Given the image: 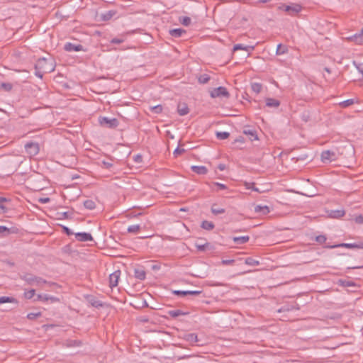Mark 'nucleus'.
Wrapping results in <instances>:
<instances>
[{
  "instance_id": "56",
  "label": "nucleus",
  "mask_w": 363,
  "mask_h": 363,
  "mask_svg": "<svg viewBox=\"0 0 363 363\" xmlns=\"http://www.w3.org/2000/svg\"><path fill=\"white\" fill-rule=\"evenodd\" d=\"M354 221L358 224H363V216L358 215L354 218Z\"/></svg>"
},
{
  "instance_id": "25",
  "label": "nucleus",
  "mask_w": 363,
  "mask_h": 363,
  "mask_svg": "<svg viewBox=\"0 0 363 363\" xmlns=\"http://www.w3.org/2000/svg\"><path fill=\"white\" fill-rule=\"evenodd\" d=\"M345 211L342 209L341 210H335V211H331V212L330 213V216L331 218H342L345 216Z\"/></svg>"
},
{
  "instance_id": "60",
  "label": "nucleus",
  "mask_w": 363,
  "mask_h": 363,
  "mask_svg": "<svg viewBox=\"0 0 363 363\" xmlns=\"http://www.w3.org/2000/svg\"><path fill=\"white\" fill-rule=\"evenodd\" d=\"M234 262V259H223L221 261V263L223 265H230L232 264Z\"/></svg>"
},
{
  "instance_id": "16",
  "label": "nucleus",
  "mask_w": 363,
  "mask_h": 363,
  "mask_svg": "<svg viewBox=\"0 0 363 363\" xmlns=\"http://www.w3.org/2000/svg\"><path fill=\"white\" fill-rule=\"evenodd\" d=\"M117 13V11L116 10H110L107 11L105 13L101 14V19L104 21L111 20L113 16H115Z\"/></svg>"
},
{
  "instance_id": "9",
  "label": "nucleus",
  "mask_w": 363,
  "mask_h": 363,
  "mask_svg": "<svg viewBox=\"0 0 363 363\" xmlns=\"http://www.w3.org/2000/svg\"><path fill=\"white\" fill-rule=\"evenodd\" d=\"M120 275V270H116L109 275V286L111 288H113L118 285Z\"/></svg>"
},
{
  "instance_id": "35",
  "label": "nucleus",
  "mask_w": 363,
  "mask_h": 363,
  "mask_svg": "<svg viewBox=\"0 0 363 363\" xmlns=\"http://www.w3.org/2000/svg\"><path fill=\"white\" fill-rule=\"evenodd\" d=\"M84 206L89 210H93L96 208L95 202L92 200H86L84 202Z\"/></svg>"
},
{
  "instance_id": "32",
  "label": "nucleus",
  "mask_w": 363,
  "mask_h": 363,
  "mask_svg": "<svg viewBox=\"0 0 363 363\" xmlns=\"http://www.w3.org/2000/svg\"><path fill=\"white\" fill-rule=\"evenodd\" d=\"M211 212L214 215L222 214L225 212V210L223 208L218 207L216 204L211 206Z\"/></svg>"
},
{
  "instance_id": "45",
  "label": "nucleus",
  "mask_w": 363,
  "mask_h": 363,
  "mask_svg": "<svg viewBox=\"0 0 363 363\" xmlns=\"http://www.w3.org/2000/svg\"><path fill=\"white\" fill-rule=\"evenodd\" d=\"M213 185L217 187V189L216 191L224 190L227 189V186L222 183L213 182Z\"/></svg>"
},
{
  "instance_id": "40",
  "label": "nucleus",
  "mask_w": 363,
  "mask_h": 363,
  "mask_svg": "<svg viewBox=\"0 0 363 363\" xmlns=\"http://www.w3.org/2000/svg\"><path fill=\"white\" fill-rule=\"evenodd\" d=\"M216 135V138L219 140H225L230 136V133L228 132H217Z\"/></svg>"
},
{
  "instance_id": "38",
  "label": "nucleus",
  "mask_w": 363,
  "mask_h": 363,
  "mask_svg": "<svg viewBox=\"0 0 363 363\" xmlns=\"http://www.w3.org/2000/svg\"><path fill=\"white\" fill-rule=\"evenodd\" d=\"M198 80L200 84H206L210 80V77L206 74H201L199 77Z\"/></svg>"
},
{
  "instance_id": "42",
  "label": "nucleus",
  "mask_w": 363,
  "mask_h": 363,
  "mask_svg": "<svg viewBox=\"0 0 363 363\" xmlns=\"http://www.w3.org/2000/svg\"><path fill=\"white\" fill-rule=\"evenodd\" d=\"M42 315V313L38 311L35 313H29L27 315V318L29 320H35L38 317H40Z\"/></svg>"
},
{
  "instance_id": "52",
  "label": "nucleus",
  "mask_w": 363,
  "mask_h": 363,
  "mask_svg": "<svg viewBox=\"0 0 363 363\" xmlns=\"http://www.w3.org/2000/svg\"><path fill=\"white\" fill-rule=\"evenodd\" d=\"M340 285H342V286H354V282L350 281H342V280H340Z\"/></svg>"
},
{
  "instance_id": "58",
  "label": "nucleus",
  "mask_w": 363,
  "mask_h": 363,
  "mask_svg": "<svg viewBox=\"0 0 363 363\" xmlns=\"http://www.w3.org/2000/svg\"><path fill=\"white\" fill-rule=\"evenodd\" d=\"M187 295L199 296L202 291H186Z\"/></svg>"
},
{
  "instance_id": "28",
  "label": "nucleus",
  "mask_w": 363,
  "mask_h": 363,
  "mask_svg": "<svg viewBox=\"0 0 363 363\" xmlns=\"http://www.w3.org/2000/svg\"><path fill=\"white\" fill-rule=\"evenodd\" d=\"M5 303H18V301L13 297L1 296L0 297V304Z\"/></svg>"
},
{
  "instance_id": "10",
  "label": "nucleus",
  "mask_w": 363,
  "mask_h": 363,
  "mask_svg": "<svg viewBox=\"0 0 363 363\" xmlns=\"http://www.w3.org/2000/svg\"><path fill=\"white\" fill-rule=\"evenodd\" d=\"M255 213L260 215L265 216L270 212V208L267 205H253Z\"/></svg>"
},
{
  "instance_id": "64",
  "label": "nucleus",
  "mask_w": 363,
  "mask_h": 363,
  "mask_svg": "<svg viewBox=\"0 0 363 363\" xmlns=\"http://www.w3.org/2000/svg\"><path fill=\"white\" fill-rule=\"evenodd\" d=\"M218 169L220 171H223L225 169V165L224 164H220L218 166Z\"/></svg>"
},
{
  "instance_id": "8",
  "label": "nucleus",
  "mask_w": 363,
  "mask_h": 363,
  "mask_svg": "<svg viewBox=\"0 0 363 363\" xmlns=\"http://www.w3.org/2000/svg\"><path fill=\"white\" fill-rule=\"evenodd\" d=\"M336 154L331 150H325L321 153V160L323 163H330L336 160Z\"/></svg>"
},
{
  "instance_id": "41",
  "label": "nucleus",
  "mask_w": 363,
  "mask_h": 363,
  "mask_svg": "<svg viewBox=\"0 0 363 363\" xmlns=\"http://www.w3.org/2000/svg\"><path fill=\"white\" fill-rule=\"evenodd\" d=\"M245 186L247 189H252L255 191L260 192L259 189L255 187V184L254 182H245Z\"/></svg>"
},
{
  "instance_id": "63",
  "label": "nucleus",
  "mask_w": 363,
  "mask_h": 363,
  "mask_svg": "<svg viewBox=\"0 0 363 363\" xmlns=\"http://www.w3.org/2000/svg\"><path fill=\"white\" fill-rule=\"evenodd\" d=\"M10 200L6 199V197L0 196V203H3L4 202H8Z\"/></svg>"
},
{
  "instance_id": "62",
  "label": "nucleus",
  "mask_w": 363,
  "mask_h": 363,
  "mask_svg": "<svg viewBox=\"0 0 363 363\" xmlns=\"http://www.w3.org/2000/svg\"><path fill=\"white\" fill-rule=\"evenodd\" d=\"M6 210L7 208L3 203H0V213H5Z\"/></svg>"
},
{
  "instance_id": "11",
  "label": "nucleus",
  "mask_w": 363,
  "mask_h": 363,
  "mask_svg": "<svg viewBox=\"0 0 363 363\" xmlns=\"http://www.w3.org/2000/svg\"><path fill=\"white\" fill-rule=\"evenodd\" d=\"M65 50L67 52H78L84 50L83 46L80 44H74L72 43H67L64 46Z\"/></svg>"
},
{
  "instance_id": "7",
  "label": "nucleus",
  "mask_w": 363,
  "mask_h": 363,
  "mask_svg": "<svg viewBox=\"0 0 363 363\" xmlns=\"http://www.w3.org/2000/svg\"><path fill=\"white\" fill-rule=\"evenodd\" d=\"M25 149L30 156H35L39 152V145L37 143H27L25 145Z\"/></svg>"
},
{
  "instance_id": "13",
  "label": "nucleus",
  "mask_w": 363,
  "mask_h": 363,
  "mask_svg": "<svg viewBox=\"0 0 363 363\" xmlns=\"http://www.w3.org/2000/svg\"><path fill=\"white\" fill-rule=\"evenodd\" d=\"M240 50H245V51L247 52L248 53H250L251 52H252L255 50V46L254 45H245L243 44H235L233 46V51Z\"/></svg>"
},
{
  "instance_id": "39",
  "label": "nucleus",
  "mask_w": 363,
  "mask_h": 363,
  "mask_svg": "<svg viewBox=\"0 0 363 363\" xmlns=\"http://www.w3.org/2000/svg\"><path fill=\"white\" fill-rule=\"evenodd\" d=\"M179 21L182 25L188 26L191 22V19L188 16H182L179 17Z\"/></svg>"
},
{
  "instance_id": "21",
  "label": "nucleus",
  "mask_w": 363,
  "mask_h": 363,
  "mask_svg": "<svg viewBox=\"0 0 363 363\" xmlns=\"http://www.w3.org/2000/svg\"><path fill=\"white\" fill-rule=\"evenodd\" d=\"M266 105L268 107L277 108L280 105V101L273 98H267L266 99Z\"/></svg>"
},
{
  "instance_id": "33",
  "label": "nucleus",
  "mask_w": 363,
  "mask_h": 363,
  "mask_svg": "<svg viewBox=\"0 0 363 363\" xmlns=\"http://www.w3.org/2000/svg\"><path fill=\"white\" fill-rule=\"evenodd\" d=\"M299 307H294L293 306H284L277 310V313L289 312L293 310H298Z\"/></svg>"
},
{
  "instance_id": "4",
  "label": "nucleus",
  "mask_w": 363,
  "mask_h": 363,
  "mask_svg": "<svg viewBox=\"0 0 363 363\" xmlns=\"http://www.w3.org/2000/svg\"><path fill=\"white\" fill-rule=\"evenodd\" d=\"M279 9L284 10L288 12L290 15H294L299 13L301 11V6L298 4H294L291 5H284L281 4L279 7Z\"/></svg>"
},
{
  "instance_id": "1",
  "label": "nucleus",
  "mask_w": 363,
  "mask_h": 363,
  "mask_svg": "<svg viewBox=\"0 0 363 363\" xmlns=\"http://www.w3.org/2000/svg\"><path fill=\"white\" fill-rule=\"evenodd\" d=\"M41 69L45 73H50L54 71L55 67L51 60L45 57L39 58L35 65V69Z\"/></svg>"
},
{
  "instance_id": "55",
  "label": "nucleus",
  "mask_w": 363,
  "mask_h": 363,
  "mask_svg": "<svg viewBox=\"0 0 363 363\" xmlns=\"http://www.w3.org/2000/svg\"><path fill=\"white\" fill-rule=\"evenodd\" d=\"M62 230L64 233H65L67 235H73L74 233L67 226H62Z\"/></svg>"
},
{
  "instance_id": "49",
  "label": "nucleus",
  "mask_w": 363,
  "mask_h": 363,
  "mask_svg": "<svg viewBox=\"0 0 363 363\" xmlns=\"http://www.w3.org/2000/svg\"><path fill=\"white\" fill-rule=\"evenodd\" d=\"M124 42V38H114L111 40V43L113 44H121Z\"/></svg>"
},
{
  "instance_id": "12",
  "label": "nucleus",
  "mask_w": 363,
  "mask_h": 363,
  "mask_svg": "<svg viewBox=\"0 0 363 363\" xmlns=\"http://www.w3.org/2000/svg\"><path fill=\"white\" fill-rule=\"evenodd\" d=\"M75 238L80 242L92 241V235L89 233H77L74 234Z\"/></svg>"
},
{
  "instance_id": "20",
  "label": "nucleus",
  "mask_w": 363,
  "mask_h": 363,
  "mask_svg": "<svg viewBox=\"0 0 363 363\" xmlns=\"http://www.w3.org/2000/svg\"><path fill=\"white\" fill-rule=\"evenodd\" d=\"M184 340L192 345L196 343L199 341L198 336L195 333H188L185 335Z\"/></svg>"
},
{
  "instance_id": "53",
  "label": "nucleus",
  "mask_w": 363,
  "mask_h": 363,
  "mask_svg": "<svg viewBox=\"0 0 363 363\" xmlns=\"http://www.w3.org/2000/svg\"><path fill=\"white\" fill-rule=\"evenodd\" d=\"M35 75L40 79L43 78L44 74L45 73V72H43V70L41 69H35Z\"/></svg>"
},
{
  "instance_id": "19",
  "label": "nucleus",
  "mask_w": 363,
  "mask_h": 363,
  "mask_svg": "<svg viewBox=\"0 0 363 363\" xmlns=\"http://www.w3.org/2000/svg\"><path fill=\"white\" fill-rule=\"evenodd\" d=\"M168 315L169 316H171L172 318H177L180 315H189V312L187 311H183L182 310H179V309H177V310H171V311H169L167 312Z\"/></svg>"
},
{
  "instance_id": "50",
  "label": "nucleus",
  "mask_w": 363,
  "mask_h": 363,
  "mask_svg": "<svg viewBox=\"0 0 363 363\" xmlns=\"http://www.w3.org/2000/svg\"><path fill=\"white\" fill-rule=\"evenodd\" d=\"M185 150L179 147H177L173 152V155L175 157L184 152Z\"/></svg>"
},
{
  "instance_id": "24",
  "label": "nucleus",
  "mask_w": 363,
  "mask_h": 363,
  "mask_svg": "<svg viewBox=\"0 0 363 363\" xmlns=\"http://www.w3.org/2000/svg\"><path fill=\"white\" fill-rule=\"evenodd\" d=\"M185 33L186 31L182 28H174L169 30L170 35L174 38H179Z\"/></svg>"
},
{
  "instance_id": "59",
  "label": "nucleus",
  "mask_w": 363,
  "mask_h": 363,
  "mask_svg": "<svg viewBox=\"0 0 363 363\" xmlns=\"http://www.w3.org/2000/svg\"><path fill=\"white\" fill-rule=\"evenodd\" d=\"M38 201L40 203H48L50 201V199L48 198V197H43V198H40L38 199Z\"/></svg>"
},
{
  "instance_id": "61",
  "label": "nucleus",
  "mask_w": 363,
  "mask_h": 363,
  "mask_svg": "<svg viewBox=\"0 0 363 363\" xmlns=\"http://www.w3.org/2000/svg\"><path fill=\"white\" fill-rule=\"evenodd\" d=\"M142 158H143V157H142V155H135V156H134V161H135V162H138V163H139V162H142Z\"/></svg>"
},
{
  "instance_id": "44",
  "label": "nucleus",
  "mask_w": 363,
  "mask_h": 363,
  "mask_svg": "<svg viewBox=\"0 0 363 363\" xmlns=\"http://www.w3.org/2000/svg\"><path fill=\"white\" fill-rule=\"evenodd\" d=\"M35 291L34 289H30L24 293V297L27 299H30L35 296Z\"/></svg>"
},
{
  "instance_id": "6",
  "label": "nucleus",
  "mask_w": 363,
  "mask_h": 363,
  "mask_svg": "<svg viewBox=\"0 0 363 363\" xmlns=\"http://www.w3.org/2000/svg\"><path fill=\"white\" fill-rule=\"evenodd\" d=\"M212 98H217V97H228L229 93L225 87L224 86H219L218 88L213 89L210 94Z\"/></svg>"
},
{
  "instance_id": "3",
  "label": "nucleus",
  "mask_w": 363,
  "mask_h": 363,
  "mask_svg": "<svg viewBox=\"0 0 363 363\" xmlns=\"http://www.w3.org/2000/svg\"><path fill=\"white\" fill-rule=\"evenodd\" d=\"M99 123L101 126L109 128H116L119 123L118 121L115 118H110L105 116H101L99 118Z\"/></svg>"
},
{
  "instance_id": "36",
  "label": "nucleus",
  "mask_w": 363,
  "mask_h": 363,
  "mask_svg": "<svg viewBox=\"0 0 363 363\" xmlns=\"http://www.w3.org/2000/svg\"><path fill=\"white\" fill-rule=\"evenodd\" d=\"M245 264L250 266H258L259 262L253 259L252 257H247L245 261Z\"/></svg>"
},
{
  "instance_id": "34",
  "label": "nucleus",
  "mask_w": 363,
  "mask_h": 363,
  "mask_svg": "<svg viewBox=\"0 0 363 363\" xmlns=\"http://www.w3.org/2000/svg\"><path fill=\"white\" fill-rule=\"evenodd\" d=\"M251 89L253 92L259 94L262 91V85L259 83L255 82L251 84Z\"/></svg>"
},
{
  "instance_id": "47",
  "label": "nucleus",
  "mask_w": 363,
  "mask_h": 363,
  "mask_svg": "<svg viewBox=\"0 0 363 363\" xmlns=\"http://www.w3.org/2000/svg\"><path fill=\"white\" fill-rule=\"evenodd\" d=\"M151 110L155 113H160L162 111V106L161 105H157L151 107Z\"/></svg>"
},
{
  "instance_id": "5",
  "label": "nucleus",
  "mask_w": 363,
  "mask_h": 363,
  "mask_svg": "<svg viewBox=\"0 0 363 363\" xmlns=\"http://www.w3.org/2000/svg\"><path fill=\"white\" fill-rule=\"evenodd\" d=\"M328 248L345 247L349 249H363V241H359L354 243H341L338 245L326 246Z\"/></svg>"
},
{
  "instance_id": "54",
  "label": "nucleus",
  "mask_w": 363,
  "mask_h": 363,
  "mask_svg": "<svg viewBox=\"0 0 363 363\" xmlns=\"http://www.w3.org/2000/svg\"><path fill=\"white\" fill-rule=\"evenodd\" d=\"M101 163L103 164V167L106 169H109L113 166V163L111 162L103 160Z\"/></svg>"
},
{
  "instance_id": "26",
  "label": "nucleus",
  "mask_w": 363,
  "mask_h": 363,
  "mask_svg": "<svg viewBox=\"0 0 363 363\" xmlns=\"http://www.w3.org/2000/svg\"><path fill=\"white\" fill-rule=\"evenodd\" d=\"M65 345L67 347H79L82 345V342L78 340H67L65 342Z\"/></svg>"
},
{
  "instance_id": "51",
  "label": "nucleus",
  "mask_w": 363,
  "mask_h": 363,
  "mask_svg": "<svg viewBox=\"0 0 363 363\" xmlns=\"http://www.w3.org/2000/svg\"><path fill=\"white\" fill-rule=\"evenodd\" d=\"M172 294L174 295L181 296H187L186 291L174 290L172 291Z\"/></svg>"
},
{
  "instance_id": "57",
  "label": "nucleus",
  "mask_w": 363,
  "mask_h": 363,
  "mask_svg": "<svg viewBox=\"0 0 363 363\" xmlns=\"http://www.w3.org/2000/svg\"><path fill=\"white\" fill-rule=\"evenodd\" d=\"M5 233H9L10 230L6 226L0 225V235H3Z\"/></svg>"
},
{
  "instance_id": "48",
  "label": "nucleus",
  "mask_w": 363,
  "mask_h": 363,
  "mask_svg": "<svg viewBox=\"0 0 363 363\" xmlns=\"http://www.w3.org/2000/svg\"><path fill=\"white\" fill-rule=\"evenodd\" d=\"M326 240H327L326 237L323 235H318L315 238V241L320 244L324 243L326 241Z\"/></svg>"
},
{
  "instance_id": "30",
  "label": "nucleus",
  "mask_w": 363,
  "mask_h": 363,
  "mask_svg": "<svg viewBox=\"0 0 363 363\" xmlns=\"http://www.w3.org/2000/svg\"><path fill=\"white\" fill-rule=\"evenodd\" d=\"M351 39L357 44H361L363 42V28L360 33L354 35Z\"/></svg>"
},
{
  "instance_id": "43",
  "label": "nucleus",
  "mask_w": 363,
  "mask_h": 363,
  "mask_svg": "<svg viewBox=\"0 0 363 363\" xmlns=\"http://www.w3.org/2000/svg\"><path fill=\"white\" fill-rule=\"evenodd\" d=\"M0 88L4 89L6 91H9L12 89L13 86L11 83L2 82L0 84Z\"/></svg>"
},
{
  "instance_id": "29",
  "label": "nucleus",
  "mask_w": 363,
  "mask_h": 363,
  "mask_svg": "<svg viewBox=\"0 0 363 363\" xmlns=\"http://www.w3.org/2000/svg\"><path fill=\"white\" fill-rule=\"evenodd\" d=\"M214 224L213 223L208 220H203L201 225V227L203 229L207 230H211L214 228Z\"/></svg>"
},
{
  "instance_id": "46",
  "label": "nucleus",
  "mask_w": 363,
  "mask_h": 363,
  "mask_svg": "<svg viewBox=\"0 0 363 363\" xmlns=\"http://www.w3.org/2000/svg\"><path fill=\"white\" fill-rule=\"evenodd\" d=\"M354 104V99H350L341 102L340 104L342 107H347Z\"/></svg>"
},
{
  "instance_id": "37",
  "label": "nucleus",
  "mask_w": 363,
  "mask_h": 363,
  "mask_svg": "<svg viewBox=\"0 0 363 363\" xmlns=\"http://www.w3.org/2000/svg\"><path fill=\"white\" fill-rule=\"evenodd\" d=\"M140 229V225L139 224H135V225H131L128 226L127 230L128 233H137Z\"/></svg>"
},
{
  "instance_id": "23",
  "label": "nucleus",
  "mask_w": 363,
  "mask_h": 363,
  "mask_svg": "<svg viewBox=\"0 0 363 363\" xmlns=\"http://www.w3.org/2000/svg\"><path fill=\"white\" fill-rule=\"evenodd\" d=\"M89 303L95 308H100L103 306V303L99 300H97L95 297L91 296L88 297Z\"/></svg>"
},
{
  "instance_id": "14",
  "label": "nucleus",
  "mask_w": 363,
  "mask_h": 363,
  "mask_svg": "<svg viewBox=\"0 0 363 363\" xmlns=\"http://www.w3.org/2000/svg\"><path fill=\"white\" fill-rule=\"evenodd\" d=\"M134 277L138 280H145L146 277V272L143 267L135 268L134 269Z\"/></svg>"
},
{
  "instance_id": "22",
  "label": "nucleus",
  "mask_w": 363,
  "mask_h": 363,
  "mask_svg": "<svg viewBox=\"0 0 363 363\" xmlns=\"http://www.w3.org/2000/svg\"><path fill=\"white\" fill-rule=\"evenodd\" d=\"M233 240L235 244L242 245L247 242L250 240V237L248 235L234 237Z\"/></svg>"
},
{
  "instance_id": "27",
  "label": "nucleus",
  "mask_w": 363,
  "mask_h": 363,
  "mask_svg": "<svg viewBox=\"0 0 363 363\" xmlns=\"http://www.w3.org/2000/svg\"><path fill=\"white\" fill-rule=\"evenodd\" d=\"M243 133L245 134V135H250V140L253 141V140H258V138H257V135L256 133V131L254 130H252V129H247V130H243Z\"/></svg>"
},
{
  "instance_id": "17",
  "label": "nucleus",
  "mask_w": 363,
  "mask_h": 363,
  "mask_svg": "<svg viewBox=\"0 0 363 363\" xmlns=\"http://www.w3.org/2000/svg\"><path fill=\"white\" fill-rule=\"evenodd\" d=\"M37 301H51L52 302H55V301H58L59 299L56 297H54V296H51L48 294H38L37 296V298H36Z\"/></svg>"
},
{
  "instance_id": "18",
  "label": "nucleus",
  "mask_w": 363,
  "mask_h": 363,
  "mask_svg": "<svg viewBox=\"0 0 363 363\" xmlns=\"http://www.w3.org/2000/svg\"><path fill=\"white\" fill-rule=\"evenodd\" d=\"M191 170L197 174L204 175L207 174L208 169L205 166H196L194 165L191 167Z\"/></svg>"
},
{
  "instance_id": "15",
  "label": "nucleus",
  "mask_w": 363,
  "mask_h": 363,
  "mask_svg": "<svg viewBox=\"0 0 363 363\" xmlns=\"http://www.w3.org/2000/svg\"><path fill=\"white\" fill-rule=\"evenodd\" d=\"M177 112L180 116H186L189 113V109L186 103H179L177 106Z\"/></svg>"
},
{
  "instance_id": "2",
  "label": "nucleus",
  "mask_w": 363,
  "mask_h": 363,
  "mask_svg": "<svg viewBox=\"0 0 363 363\" xmlns=\"http://www.w3.org/2000/svg\"><path fill=\"white\" fill-rule=\"evenodd\" d=\"M21 279L26 281L28 284L35 286H40L43 284L47 283L46 280L31 274H26L21 277Z\"/></svg>"
},
{
  "instance_id": "31",
  "label": "nucleus",
  "mask_w": 363,
  "mask_h": 363,
  "mask_svg": "<svg viewBox=\"0 0 363 363\" xmlns=\"http://www.w3.org/2000/svg\"><path fill=\"white\" fill-rule=\"evenodd\" d=\"M288 52V48L285 45H282L281 44H279L277 48L276 54L277 55H281L286 54Z\"/></svg>"
}]
</instances>
